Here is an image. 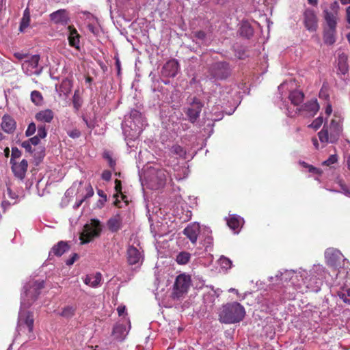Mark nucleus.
I'll list each match as a JSON object with an SVG mask.
<instances>
[{"mask_svg":"<svg viewBox=\"0 0 350 350\" xmlns=\"http://www.w3.org/2000/svg\"><path fill=\"white\" fill-rule=\"evenodd\" d=\"M341 133V119L334 115V118L331 120L330 124H325L321 131L319 132V140L316 137L312 139V144L316 149L323 148L329 143H336Z\"/></svg>","mask_w":350,"mask_h":350,"instance_id":"obj_1","label":"nucleus"},{"mask_svg":"<svg viewBox=\"0 0 350 350\" xmlns=\"http://www.w3.org/2000/svg\"><path fill=\"white\" fill-rule=\"evenodd\" d=\"M330 10L325 9L323 12L325 26L323 28V41L327 45L336 42V26L338 19L339 5L337 1L330 4Z\"/></svg>","mask_w":350,"mask_h":350,"instance_id":"obj_2","label":"nucleus"},{"mask_svg":"<svg viewBox=\"0 0 350 350\" xmlns=\"http://www.w3.org/2000/svg\"><path fill=\"white\" fill-rule=\"evenodd\" d=\"M245 314L244 307L238 302L224 305L219 312V321L224 323H236L243 320Z\"/></svg>","mask_w":350,"mask_h":350,"instance_id":"obj_3","label":"nucleus"},{"mask_svg":"<svg viewBox=\"0 0 350 350\" xmlns=\"http://www.w3.org/2000/svg\"><path fill=\"white\" fill-rule=\"evenodd\" d=\"M306 274L305 271L295 272L293 270H285L284 272H280L275 275V276L270 277V281H273L275 278V280H280L282 283H287L291 282V284L295 286L296 289L299 290V292L304 293V289L301 283H297L296 280H298V277L303 278Z\"/></svg>","mask_w":350,"mask_h":350,"instance_id":"obj_4","label":"nucleus"},{"mask_svg":"<svg viewBox=\"0 0 350 350\" xmlns=\"http://www.w3.org/2000/svg\"><path fill=\"white\" fill-rule=\"evenodd\" d=\"M210 76L217 80L226 79L231 73L229 64L226 62H217L212 64L209 68Z\"/></svg>","mask_w":350,"mask_h":350,"instance_id":"obj_5","label":"nucleus"},{"mask_svg":"<svg viewBox=\"0 0 350 350\" xmlns=\"http://www.w3.org/2000/svg\"><path fill=\"white\" fill-rule=\"evenodd\" d=\"M34 319L33 313L29 311L21 312L18 319L17 329L23 334L32 333L33 329Z\"/></svg>","mask_w":350,"mask_h":350,"instance_id":"obj_6","label":"nucleus"},{"mask_svg":"<svg viewBox=\"0 0 350 350\" xmlns=\"http://www.w3.org/2000/svg\"><path fill=\"white\" fill-rule=\"evenodd\" d=\"M190 285L191 278L189 275L183 273L178 275L174 285V297L180 298L187 293Z\"/></svg>","mask_w":350,"mask_h":350,"instance_id":"obj_7","label":"nucleus"},{"mask_svg":"<svg viewBox=\"0 0 350 350\" xmlns=\"http://www.w3.org/2000/svg\"><path fill=\"white\" fill-rule=\"evenodd\" d=\"M44 288V281H33L29 282L25 287V297L27 306H31L38 297L41 290Z\"/></svg>","mask_w":350,"mask_h":350,"instance_id":"obj_8","label":"nucleus"},{"mask_svg":"<svg viewBox=\"0 0 350 350\" xmlns=\"http://www.w3.org/2000/svg\"><path fill=\"white\" fill-rule=\"evenodd\" d=\"M189 107L187 108L185 112L188 116L189 120L194 123L200 116L203 104L200 100L196 97L190 98L189 99Z\"/></svg>","mask_w":350,"mask_h":350,"instance_id":"obj_9","label":"nucleus"},{"mask_svg":"<svg viewBox=\"0 0 350 350\" xmlns=\"http://www.w3.org/2000/svg\"><path fill=\"white\" fill-rule=\"evenodd\" d=\"M169 173L165 169L153 170L150 180L152 188L158 189L163 187L165 185Z\"/></svg>","mask_w":350,"mask_h":350,"instance_id":"obj_10","label":"nucleus"},{"mask_svg":"<svg viewBox=\"0 0 350 350\" xmlns=\"http://www.w3.org/2000/svg\"><path fill=\"white\" fill-rule=\"evenodd\" d=\"M325 257L328 265L334 268L335 269H339L341 268L340 261L343 260L344 259L342 254L339 250L333 248H329L325 252Z\"/></svg>","mask_w":350,"mask_h":350,"instance_id":"obj_11","label":"nucleus"},{"mask_svg":"<svg viewBox=\"0 0 350 350\" xmlns=\"http://www.w3.org/2000/svg\"><path fill=\"white\" fill-rule=\"evenodd\" d=\"M303 16L304 24L306 29L310 32L316 31L318 28V18L315 12L310 8H307L305 10Z\"/></svg>","mask_w":350,"mask_h":350,"instance_id":"obj_12","label":"nucleus"},{"mask_svg":"<svg viewBox=\"0 0 350 350\" xmlns=\"http://www.w3.org/2000/svg\"><path fill=\"white\" fill-rule=\"evenodd\" d=\"M136 124L133 122V120H130L128 117L125 118L124 121L122 124V128L126 140H134L140 135L141 133H134V126ZM129 142H128L127 144H129Z\"/></svg>","mask_w":350,"mask_h":350,"instance_id":"obj_13","label":"nucleus"},{"mask_svg":"<svg viewBox=\"0 0 350 350\" xmlns=\"http://www.w3.org/2000/svg\"><path fill=\"white\" fill-rule=\"evenodd\" d=\"M127 260L129 265L138 267L142 264L144 256L137 248L131 245L127 249Z\"/></svg>","mask_w":350,"mask_h":350,"instance_id":"obj_14","label":"nucleus"},{"mask_svg":"<svg viewBox=\"0 0 350 350\" xmlns=\"http://www.w3.org/2000/svg\"><path fill=\"white\" fill-rule=\"evenodd\" d=\"M128 118L130 120H133V122L136 124L134 126V133H141L144 129V127L146 125V120L143 117L142 114L137 110L133 109L130 112L129 116Z\"/></svg>","mask_w":350,"mask_h":350,"instance_id":"obj_15","label":"nucleus"},{"mask_svg":"<svg viewBox=\"0 0 350 350\" xmlns=\"http://www.w3.org/2000/svg\"><path fill=\"white\" fill-rule=\"evenodd\" d=\"M51 21L56 25H67L70 23V17L65 9H60L49 15Z\"/></svg>","mask_w":350,"mask_h":350,"instance_id":"obj_16","label":"nucleus"},{"mask_svg":"<svg viewBox=\"0 0 350 350\" xmlns=\"http://www.w3.org/2000/svg\"><path fill=\"white\" fill-rule=\"evenodd\" d=\"M12 165V171L15 177L20 180H23L25 177L26 172L28 167V162L25 159H23L21 162H14L10 163Z\"/></svg>","mask_w":350,"mask_h":350,"instance_id":"obj_17","label":"nucleus"},{"mask_svg":"<svg viewBox=\"0 0 350 350\" xmlns=\"http://www.w3.org/2000/svg\"><path fill=\"white\" fill-rule=\"evenodd\" d=\"M40 55H33L29 59L25 60L22 64V68L24 72L27 75H31L34 73L33 70L38 67Z\"/></svg>","mask_w":350,"mask_h":350,"instance_id":"obj_18","label":"nucleus"},{"mask_svg":"<svg viewBox=\"0 0 350 350\" xmlns=\"http://www.w3.org/2000/svg\"><path fill=\"white\" fill-rule=\"evenodd\" d=\"M200 227L198 224L193 223L188 225L183 230L184 234L195 244L200 233Z\"/></svg>","mask_w":350,"mask_h":350,"instance_id":"obj_19","label":"nucleus"},{"mask_svg":"<svg viewBox=\"0 0 350 350\" xmlns=\"http://www.w3.org/2000/svg\"><path fill=\"white\" fill-rule=\"evenodd\" d=\"M303 285H305V288L308 289L313 292H318L321 289L322 281L319 278H308L305 275L302 278Z\"/></svg>","mask_w":350,"mask_h":350,"instance_id":"obj_20","label":"nucleus"},{"mask_svg":"<svg viewBox=\"0 0 350 350\" xmlns=\"http://www.w3.org/2000/svg\"><path fill=\"white\" fill-rule=\"evenodd\" d=\"M103 225L99 220L92 219L89 223V243L94 238L98 237L102 232Z\"/></svg>","mask_w":350,"mask_h":350,"instance_id":"obj_21","label":"nucleus"},{"mask_svg":"<svg viewBox=\"0 0 350 350\" xmlns=\"http://www.w3.org/2000/svg\"><path fill=\"white\" fill-rule=\"evenodd\" d=\"M1 126L2 130L6 133H13L16 128V122L11 116L5 114L2 117Z\"/></svg>","mask_w":350,"mask_h":350,"instance_id":"obj_22","label":"nucleus"},{"mask_svg":"<svg viewBox=\"0 0 350 350\" xmlns=\"http://www.w3.org/2000/svg\"><path fill=\"white\" fill-rule=\"evenodd\" d=\"M178 63L175 59L168 61L162 68L163 75L170 77H174L178 70Z\"/></svg>","mask_w":350,"mask_h":350,"instance_id":"obj_23","label":"nucleus"},{"mask_svg":"<svg viewBox=\"0 0 350 350\" xmlns=\"http://www.w3.org/2000/svg\"><path fill=\"white\" fill-rule=\"evenodd\" d=\"M70 245L67 241H60L54 245L51 248L49 254H52L56 256H62L64 253L69 251Z\"/></svg>","mask_w":350,"mask_h":350,"instance_id":"obj_24","label":"nucleus"},{"mask_svg":"<svg viewBox=\"0 0 350 350\" xmlns=\"http://www.w3.org/2000/svg\"><path fill=\"white\" fill-rule=\"evenodd\" d=\"M53 118L54 113L49 109L41 110L35 115V119L41 123H50Z\"/></svg>","mask_w":350,"mask_h":350,"instance_id":"obj_25","label":"nucleus"},{"mask_svg":"<svg viewBox=\"0 0 350 350\" xmlns=\"http://www.w3.org/2000/svg\"><path fill=\"white\" fill-rule=\"evenodd\" d=\"M128 334L126 327L123 324H117L113 327L112 336L113 338L119 341H122L124 339Z\"/></svg>","mask_w":350,"mask_h":350,"instance_id":"obj_26","label":"nucleus"},{"mask_svg":"<svg viewBox=\"0 0 350 350\" xmlns=\"http://www.w3.org/2000/svg\"><path fill=\"white\" fill-rule=\"evenodd\" d=\"M319 105L317 99H312L302 106V109L308 113L310 116H314L319 110Z\"/></svg>","mask_w":350,"mask_h":350,"instance_id":"obj_27","label":"nucleus"},{"mask_svg":"<svg viewBox=\"0 0 350 350\" xmlns=\"http://www.w3.org/2000/svg\"><path fill=\"white\" fill-rule=\"evenodd\" d=\"M69 31L68 41L71 46L79 48V35L77 29L72 25L68 27Z\"/></svg>","mask_w":350,"mask_h":350,"instance_id":"obj_28","label":"nucleus"},{"mask_svg":"<svg viewBox=\"0 0 350 350\" xmlns=\"http://www.w3.org/2000/svg\"><path fill=\"white\" fill-rule=\"evenodd\" d=\"M304 93L299 90L292 91L289 93L288 95V99L295 106H298L299 104H301L304 100Z\"/></svg>","mask_w":350,"mask_h":350,"instance_id":"obj_29","label":"nucleus"},{"mask_svg":"<svg viewBox=\"0 0 350 350\" xmlns=\"http://www.w3.org/2000/svg\"><path fill=\"white\" fill-rule=\"evenodd\" d=\"M243 219L240 216L234 215L227 221V224L230 228L233 230H237L239 229V228L243 224Z\"/></svg>","mask_w":350,"mask_h":350,"instance_id":"obj_30","label":"nucleus"},{"mask_svg":"<svg viewBox=\"0 0 350 350\" xmlns=\"http://www.w3.org/2000/svg\"><path fill=\"white\" fill-rule=\"evenodd\" d=\"M338 70L342 75H345L349 70L347 57L345 55H340L338 62Z\"/></svg>","mask_w":350,"mask_h":350,"instance_id":"obj_31","label":"nucleus"},{"mask_svg":"<svg viewBox=\"0 0 350 350\" xmlns=\"http://www.w3.org/2000/svg\"><path fill=\"white\" fill-rule=\"evenodd\" d=\"M107 226L111 232H117L121 227V219L118 215L108 220Z\"/></svg>","mask_w":350,"mask_h":350,"instance_id":"obj_32","label":"nucleus"},{"mask_svg":"<svg viewBox=\"0 0 350 350\" xmlns=\"http://www.w3.org/2000/svg\"><path fill=\"white\" fill-rule=\"evenodd\" d=\"M240 34L245 38H250L254 33L253 29L247 22H243L239 29Z\"/></svg>","mask_w":350,"mask_h":350,"instance_id":"obj_33","label":"nucleus"},{"mask_svg":"<svg viewBox=\"0 0 350 350\" xmlns=\"http://www.w3.org/2000/svg\"><path fill=\"white\" fill-rule=\"evenodd\" d=\"M103 277L100 272H96L95 274L89 277V286L96 288L102 284Z\"/></svg>","mask_w":350,"mask_h":350,"instance_id":"obj_34","label":"nucleus"},{"mask_svg":"<svg viewBox=\"0 0 350 350\" xmlns=\"http://www.w3.org/2000/svg\"><path fill=\"white\" fill-rule=\"evenodd\" d=\"M31 100L36 106H41L44 103V98L41 92L33 90L31 92Z\"/></svg>","mask_w":350,"mask_h":350,"instance_id":"obj_35","label":"nucleus"},{"mask_svg":"<svg viewBox=\"0 0 350 350\" xmlns=\"http://www.w3.org/2000/svg\"><path fill=\"white\" fill-rule=\"evenodd\" d=\"M337 294L345 304H350V288L342 287Z\"/></svg>","mask_w":350,"mask_h":350,"instance_id":"obj_36","label":"nucleus"},{"mask_svg":"<svg viewBox=\"0 0 350 350\" xmlns=\"http://www.w3.org/2000/svg\"><path fill=\"white\" fill-rule=\"evenodd\" d=\"M170 153L176 155L180 158H185L186 155V150L178 144L172 146L170 148Z\"/></svg>","mask_w":350,"mask_h":350,"instance_id":"obj_37","label":"nucleus"},{"mask_svg":"<svg viewBox=\"0 0 350 350\" xmlns=\"http://www.w3.org/2000/svg\"><path fill=\"white\" fill-rule=\"evenodd\" d=\"M30 23V15L27 10H25L23 13V16L21 18L19 29L21 31H23L29 25Z\"/></svg>","mask_w":350,"mask_h":350,"instance_id":"obj_38","label":"nucleus"},{"mask_svg":"<svg viewBox=\"0 0 350 350\" xmlns=\"http://www.w3.org/2000/svg\"><path fill=\"white\" fill-rule=\"evenodd\" d=\"M191 258V254L187 252H182L179 253L176 258V260L179 265H185L187 264Z\"/></svg>","mask_w":350,"mask_h":350,"instance_id":"obj_39","label":"nucleus"},{"mask_svg":"<svg viewBox=\"0 0 350 350\" xmlns=\"http://www.w3.org/2000/svg\"><path fill=\"white\" fill-rule=\"evenodd\" d=\"M83 103V100L79 96V92L78 90L75 91L73 98H72V104L74 108L76 109V111H79L81 108Z\"/></svg>","mask_w":350,"mask_h":350,"instance_id":"obj_40","label":"nucleus"},{"mask_svg":"<svg viewBox=\"0 0 350 350\" xmlns=\"http://www.w3.org/2000/svg\"><path fill=\"white\" fill-rule=\"evenodd\" d=\"M219 263L222 269H230L232 267V261L227 257L221 256L219 259Z\"/></svg>","mask_w":350,"mask_h":350,"instance_id":"obj_41","label":"nucleus"},{"mask_svg":"<svg viewBox=\"0 0 350 350\" xmlns=\"http://www.w3.org/2000/svg\"><path fill=\"white\" fill-rule=\"evenodd\" d=\"M319 96L321 99H323L327 102H329V95L328 92V87L325 83L319 91Z\"/></svg>","mask_w":350,"mask_h":350,"instance_id":"obj_42","label":"nucleus"},{"mask_svg":"<svg viewBox=\"0 0 350 350\" xmlns=\"http://www.w3.org/2000/svg\"><path fill=\"white\" fill-rule=\"evenodd\" d=\"M94 21V17L89 14V31H92L94 35H98V33L100 32V27L99 25H92V23H93Z\"/></svg>","mask_w":350,"mask_h":350,"instance_id":"obj_43","label":"nucleus"},{"mask_svg":"<svg viewBox=\"0 0 350 350\" xmlns=\"http://www.w3.org/2000/svg\"><path fill=\"white\" fill-rule=\"evenodd\" d=\"M79 239L81 244L88 243V223L83 225V230L80 233Z\"/></svg>","mask_w":350,"mask_h":350,"instance_id":"obj_44","label":"nucleus"},{"mask_svg":"<svg viewBox=\"0 0 350 350\" xmlns=\"http://www.w3.org/2000/svg\"><path fill=\"white\" fill-rule=\"evenodd\" d=\"M74 312L75 309L72 307L66 306L63 309V310L60 313V315L66 318H69L73 316Z\"/></svg>","mask_w":350,"mask_h":350,"instance_id":"obj_45","label":"nucleus"},{"mask_svg":"<svg viewBox=\"0 0 350 350\" xmlns=\"http://www.w3.org/2000/svg\"><path fill=\"white\" fill-rule=\"evenodd\" d=\"M21 151L17 147H13L12 148L10 163L15 162L16 159L21 157Z\"/></svg>","mask_w":350,"mask_h":350,"instance_id":"obj_46","label":"nucleus"},{"mask_svg":"<svg viewBox=\"0 0 350 350\" xmlns=\"http://www.w3.org/2000/svg\"><path fill=\"white\" fill-rule=\"evenodd\" d=\"M338 156L337 154H332L329 158L323 162V165L331 166L332 164L337 163Z\"/></svg>","mask_w":350,"mask_h":350,"instance_id":"obj_47","label":"nucleus"},{"mask_svg":"<svg viewBox=\"0 0 350 350\" xmlns=\"http://www.w3.org/2000/svg\"><path fill=\"white\" fill-rule=\"evenodd\" d=\"M323 118L322 116H319L316 118L310 124V127L313 128L314 129H318L323 124Z\"/></svg>","mask_w":350,"mask_h":350,"instance_id":"obj_48","label":"nucleus"},{"mask_svg":"<svg viewBox=\"0 0 350 350\" xmlns=\"http://www.w3.org/2000/svg\"><path fill=\"white\" fill-rule=\"evenodd\" d=\"M47 134V131L45 127V125L44 124H39L38 126V133L37 135L40 138L43 139L46 137Z\"/></svg>","mask_w":350,"mask_h":350,"instance_id":"obj_49","label":"nucleus"},{"mask_svg":"<svg viewBox=\"0 0 350 350\" xmlns=\"http://www.w3.org/2000/svg\"><path fill=\"white\" fill-rule=\"evenodd\" d=\"M36 131V126L34 122H31L29 124L26 131L25 135L27 137L33 135Z\"/></svg>","mask_w":350,"mask_h":350,"instance_id":"obj_50","label":"nucleus"},{"mask_svg":"<svg viewBox=\"0 0 350 350\" xmlns=\"http://www.w3.org/2000/svg\"><path fill=\"white\" fill-rule=\"evenodd\" d=\"M338 183L340 187L341 192L345 196L350 197V189L342 180H340Z\"/></svg>","mask_w":350,"mask_h":350,"instance_id":"obj_51","label":"nucleus"},{"mask_svg":"<svg viewBox=\"0 0 350 350\" xmlns=\"http://www.w3.org/2000/svg\"><path fill=\"white\" fill-rule=\"evenodd\" d=\"M79 258V255L77 253L72 254L71 257L66 260V264L68 266H70Z\"/></svg>","mask_w":350,"mask_h":350,"instance_id":"obj_52","label":"nucleus"},{"mask_svg":"<svg viewBox=\"0 0 350 350\" xmlns=\"http://www.w3.org/2000/svg\"><path fill=\"white\" fill-rule=\"evenodd\" d=\"M68 135L73 138V139H76V138H78L81 136V132L79 129H75L72 131H70L68 132Z\"/></svg>","mask_w":350,"mask_h":350,"instance_id":"obj_53","label":"nucleus"},{"mask_svg":"<svg viewBox=\"0 0 350 350\" xmlns=\"http://www.w3.org/2000/svg\"><path fill=\"white\" fill-rule=\"evenodd\" d=\"M21 146L26 150V151L32 152L31 144H30L29 141L26 140L23 142Z\"/></svg>","mask_w":350,"mask_h":350,"instance_id":"obj_54","label":"nucleus"},{"mask_svg":"<svg viewBox=\"0 0 350 350\" xmlns=\"http://www.w3.org/2000/svg\"><path fill=\"white\" fill-rule=\"evenodd\" d=\"M13 55L14 57H16L18 60H22L28 57L27 53H25L23 52H15V53H14Z\"/></svg>","mask_w":350,"mask_h":350,"instance_id":"obj_55","label":"nucleus"},{"mask_svg":"<svg viewBox=\"0 0 350 350\" xmlns=\"http://www.w3.org/2000/svg\"><path fill=\"white\" fill-rule=\"evenodd\" d=\"M28 141L30 142V144L31 145L36 146L40 143V138L38 135H36V136L30 138Z\"/></svg>","mask_w":350,"mask_h":350,"instance_id":"obj_56","label":"nucleus"},{"mask_svg":"<svg viewBox=\"0 0 350 350\" xmlns=\"http://www.w3.org/2000/svg\"><path fill=\"white\" fill-rule=\"evenodd\" d=\"M111 173L108 170L104 171L102 174V178L105 180H107V181L111 179Z\"/></svg>","mask_w":350,"mask_h":350,"instance_id":"obj_57","label":"nucleus"},{"mask_svg":"<svg viewBox=\"0 0 350 350\" xmlns=\"http://www.w3.org/2000/svg\"><path fill=\"white\" fill-rule=\"evenodd\" d=\"M213 243V238L211 236H208L204 240V245L206 247L211 246Z\"/></svg>","mask_w":350,"mask_h":350,"instance_id":"obj_58","label":"nucleus"},{"mask_svg":"<svg viewBox=\"0 0 350 350\" xmlns=\"http://www.w3.org/2000/svg\"><path fill=\"white\" fill-rule=\"evenodd\" d=\"M107 197H104V198H100L97 202H96V207L100 208H102L105 203L107 202Z\"/></svg>","mask_w":350,"mask_h":350,"instance_id":"obj_59","label":"nucleus"},{"mask_svg":"<svg viewBox=\"0 0 350 350\" xmlns=\"http://www.w3.org/2000/svg\"><path fill=\"white\" fill-rule=\"evenodd\" d=\"M325 113L328 116H330L331 113H332V107L329 102H327L326 103Z\"/></svg>","mask_w":350,"mask_h":350,"instance_id":"obj_60","label":"nucleus"},{"mask_svg":"<svg viewBox=\"0 0 350 350\" xmlns=\"http://www.w3.org/2000/svg\"><path fill=\"white\" fill-rule=\"evenodd\" d=\"M346 21L348 23V28H350V5L346 8Z\"/></svg>","mask_w":350,"mask_h":350,"instance_id":"obj_61","label":"nucleus"},{"mask_svg":"<svg viewBox=\"0 0 350 350\" xmlns=\"http://www.w3.org/2000/svg\"><path fill=\"white\" fill-rule=\"evenodd\" d=\"M306 167H308L309 169V172H312V173H315V174H320L321 172H320V170L319 169H317L312 165H306Z\"/></svg>","mask_w":350,"mask_h":350,"instance_id":"obj_62","label":"nucleus"},{"mask_svg":"<svg viewBox=\"0 0 350 350\" xmlns=\"http://www.w3.org/2000/svg\"><path fill=\"white\" fill-rule=\"evenodd\" d=\"M126 310V307L124 306H119L117 308V311L119 316H122Z\"/></svg>","mask_w":350,"mask_h":350,"instance_id":"obj_63","label":"nucleus"},{"mask_svg":"<svg viewBox=\"0 0 350 350\" xmlns=\"http://www.w3.org/2000/svg\"><path fill=\"white\" fill-rule=\"evenodd\" d=\"M196 36L199 39L203 40L205 38L206 34L204 31H199L196 33Z\"/></svg>","mask_w":350,"mask_h":350,"instance_id":"obj_64","label":"nucleus"}]
</instances>
